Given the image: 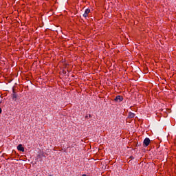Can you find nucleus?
<instances>
[{
	"instance_id": "0eeeda50",
	"label": "nucleus",
	"mask_w": 176,
	"mask_h": 176,
	"mask_svg": "<svg viewBox=\"0 0 176 176\" xmlns=\"http://www.w3.org/2000/svg\"><path fill=\"white\" fill-rule=\"evenodd\" d=\"M0 113H2V109L0 107Z\"/></svg>"
},
{
	"instance_id": "39448f33",
	"label": "nucleus",
	"mask_w": 176,
	"mask_h": 176,
	"mask_svg": "<svg viewBox=\"0 0 176 176\" xmlns=\"http://www.w3.org/2000/svg\"><path fill=\"white\" fill-rule=\"evenodd\" d=\"M134 116H135V114H134V113H132V112L129 113L128 118H129L130 119H133Z\"/></svg>"
},
{
	"instance_id": "20e7f679",
	"label": "nucleus",
	"mask_w": 176,
	"mask_h": 176,
	"mask_svg": "<svg viewBox=\"0 0 176 176\" xmlns=\"http://www.w3.org/2000/svg\"><path fill=\"white\" fill-rule=\"evenodd\" d=\"M18 151H20L21 152H24V147H23V144H19L17 146Z\"/></svg>"
},
{
	"instance_id": "423d86ee",
	"label": "nucleus",
	"mask_w": 176,
	"mask_h": 176,
	"mask_svg": "<svg viewBox=\"0 0 176 176\" xmlns=\"http://www.w3.org/2000/svg\"><path fill=\"white\" fill-rule=\"evenodd\" d=\"M12 100H15L17 98V94H16V92L13 91L12 95Z\"/></svg>"
},
{
	"instance_id": "f257e3e1",
	"label": "nucleus",
	"mask_w": 176,
	"mask_h": 176,
	"mask_svg": "<svg viewBox=\"0 0 176 176\" xmlns=\"http://www.w3.org/2000/svg\"><path fill=\"white\" fill-rule=\"evenodd\" d=\"M149 144H151V140L148 138H146L143 142L144 146L145 147L148 146Z\"/></svg>"
},
{
	"instance_id": "f03ea898",
	"label": "nucleus",
	"mask_w": 176,
	"mask_h": 176,
	"mask_svg": "<svg viewBox=\"0 0 176 176\" xmlns=\"http://www.w3.org/2000/svg\"><path fill=\"white\" fill-rule=\"evenodd\" d=\"M89 13H90V9L87 8L85 10V11L83 14V17H85L86 19V17H87V16H89Z\"/></svg>"
},
{
	"instance_id": "7ed1b4c3",
	"label": "nucleus",
	"mask_w": 176,
	"mask_h": 176,
	"mask_svg": "<svg viewBox=\"0 0 176 176\" xmlns=\"http://www.w3.org/2000/svg\"><path fill=\"white\" fill-rule=\"evenodd\" d=\"M115 101H119V102H121V101H123V96H117L115 98Z\"/></svg>"
}]
</instances>
